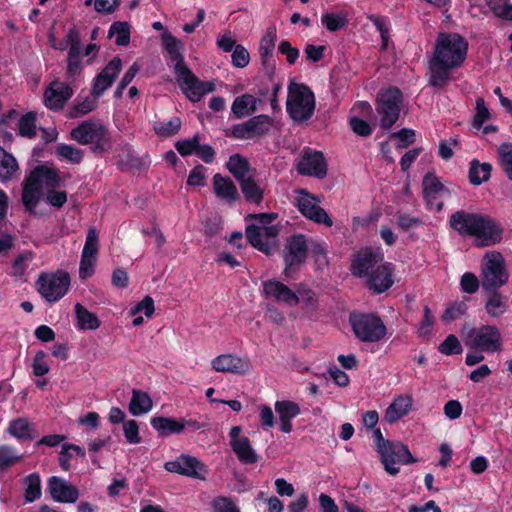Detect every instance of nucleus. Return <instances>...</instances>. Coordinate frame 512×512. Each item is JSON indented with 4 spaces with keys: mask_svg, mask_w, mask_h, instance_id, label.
<instances>
[{
    "mask_svg": "<svg viewBox=\"0 0 512 512\" xmlns=\"http://www.w3.org/2000/svg\"><path fill=\"white\" fill-rule=\"evenodd\" d=\"M467 50L468 43L459 34H439L433 56L429 61L430 84L435 87L446 85L449 80V71L463 64Z\"/></svg>",
    "mask_w": 512,
    "mask_h": 512,
    "instance_id": "1",
    "label": "nucleus"
},
{
    "mask_svg": "<svg viewBox=\"0 0 512 512\" xmlns=\"http://www.w3.org/2000/svg\"><path fill=\"white\" fill-rule=\"evenodd\" d=\"M449 223L461 236L471 238L477 247L498 244L503 237L500 225L486 215L461 210L451 215Z\"/></svg>",
    "mask_w": 512,
    "mask_h": 512,
    "instance_id": "2",
    "label": "nucleus"
},
{
    "mask_svg": "<svg viewBox=\"0 0 512 512\" xmlns=\"http://www.w3.org/2000/svg\"><path fill=\"white\" fill-rule=\"evenodd\" d=\"M59 181L54 169L46 166L36 167L23 183L22 202L26 209L32 211L45 189L56 188Z\"/></svg>",
    "mask_w": 512,
    "mask_h": 512,
    "instance_id": "3",
    "label": "nucleus"
},
{
    "mask_svg": "<svg viewBox=\"0 0 512 512\" xmlns=\"http://www.w3.org/2000/svg\"><path fill=\"white\" fill-rule=\"evenodd\" d=\"M286 109L294 121L302 122L308 120L315 110L313 92L304 84L290 82L288 85Z\"/></svg>",
    "mask_w": 512,
    "mask_h": 512,
    "instance_id": "4",
    "label": "nucleus"
},
{
    "mask_svg": "<svg viewBox=\"0 0 512 512\" xmlns=\"http://www.w3.org/2000/svg\"><path fill=\"white\" fill-rule=\"evenodd\" d=\"M71 138L81 145H92L95 152H102L110 148L111 138L107 128L99 120H86L74 128Z\"/></svg>",
    "mask_w": 512,
    "mask_h": 512,
    "instance_id": "5",
    "label": "nucleus"
},
{
    "mask_svg": "<svg viewBox=\"0 0 512 512\" xmlns=\"http://www.w3.org/2000/svg\"><path fill=\"white\" fill-rule=\"evenodd\" d=\"M482 287L486 291L495 290L505 285L509 280V273L505 266L503 255L497 251L484 254L481 263Z\"/></svg>",
    "mask_w": 512,
    "mask_h": 512,
    "instance_id": "6",
    "label": "nucleus"
},
{
    "mask_svg": "<svg viewBox=\"0 0 512 512\" xmlns=\"http://www.w3.org/2000/svg\"><path fill=\"white\" fill-rule=\"evenodd\" d=\"M465 345L481 352L495 353L503 349V338L495 325H482L472 328L464 338Z\"/></svg>",
    "mask_w": 512,
    "mask_h": 512,
    "instance_id": "7",
    "label": "nucleus"
},
{
    "mask_svg": "<svg viewBox=\"0 0 512 512\" xmlns=\"http://www.w3.org/2000/svg\"><path fill=\"white\" fill-rule=\"evenodd\" d=\"M71 284L70 275L64 270L52 273H41L36 281L38 293L49 303L62 299Z\"/></svg>",
    "mask_w": 512,
    "mask_h": 512,
    "instance_id": "8",
    "label": "nucleus"
},
{
    "mask_svg": "<svg viewBox=\"0 0 512 512\" xmlns=\"http://www.w3.org/2000/svg\"><path fill=\"white\" fill-rule=\"evenodd\" d=\"M292 203L306 219L327 227L333 225L331 217L320 206L321 199L307 190H295L292 196Z\"/></svg>",
    "mask_w": 512,
    "mask_h": 512,
    "instance_id": "9",
    "label": "nucleus"
},
{
    "mask_svg": "<svg viewBox=\"0 0 512 512\" xmlns=\"http://www.w3.org/2000/svg\"><path fill=\"white\" fill-rule=\"evenodd\" d=\"M377 451L380 454L385 471L392 476L399 473L397 465L416 462L408 446L399 441H382L377 444Z\"/></svg>",
    "mask_w": 512,
    "mask_h": 512,
    "instance_id": "10",
    "label": "nucleus"
},
{
    "mask_svg": "<svg viewBox=\"0 0 512 512\" xmlns=\"http://www.w3.org/2000/svg\"><path fill=\"white\" fill-rule=\"evenodd\" d=\"M350 323L355 336L362 342H378L384 339L387 333L383 321L373 314L351 315Z\"/></svg>",
    "mask_w": 512,
    "mask_h": 512,
    "instance_id": "11",
    "label": "nucleus"
},
{
    "mask_svg": "<svg viewBox=\"0 0 512 512\" xmlns=\"http://www.w3.org/2000/svg\"><path fill=\"white\" fill-rule=\"evenodd\" d=\"M176 75L181 89L193 102L199 101L204 95L215 90V84L212 81H200L182 61L176 63Z\"/></svg>",
    "mask_w": 512,
    "mask_h": 512,
    "instance_id": "12",
    "label": "nucleus"
},
{
    "mask_svg": "<svg viewBox=\"0 0 512 512\" xmlns=\"http://www.w3.org/2000/svg\"><path fill=\"white\" fill-rule=\"evenodd\" d=\"M401 103L402 95L397 88H389L379 95L376 110L383 129H389L398 120Z\"/></svg>",
    "mask_w": 512,
    "mask_h": 512,
    "instance_id": "13",
    "label": "nucleus"
},
{
    "mask_svg": "<svg viewBox=\"0 0 512 512\" xmlns=\"http://www.w3.org/2000/svg\"><path fill=\"white\" fill-rule=\"evenodd\" d=\"M211 369L217 373L244 376L251 372L252 363L248 357L236 353H221L210 361Z\"/></svg>",
    "mask_w": 512,
    "mask_h": 512,
    "instance_id": "14",
    "label": "nucleus"
},
{
    "mask_svg": "<svg viewBox=\"0 0 512 512\" xmlns=\"http://www.w3.org/2000/svg\"><path fill=\"white\" fill-rule=\"evenodd\" d=\"M98 250V232L94 227H90L87 231L85 244L81 253L79 265V277L81 280H86L94 274Z\"/></svg>",
    "mask_w": 512,
    "mask_h": 512,
    "instance_id": "15",
    "label": "nucleus"
},
{
    "mask_svg": "<svg viewBox=\"0 0 512 512\" xmlns=\"http://www.w3.org/2000/svg\"><path fill=\"white\" fill-rule=\"evenodd\" d=\"M422 185L429 209L437 212L441 211L444 200L450 196V188L432 173L425 175Z\"/></svg>",
    "mask_w": 512,
    "mask_h": 512,
    "instance_id": "16",
    "label": "nucleus"
},
{
    "mask_svg": "<svg viewBox=\"0 0 512 512\" xmlns=\"http://www.w3.org/2000/svg\"><path fill=\"white\" fill-rule=\"evenodd\" d=\"M164 468L168 472L200 480H204L208 472L206 465L197 458L186 454H182L177 459L166 462Z\"/></svg>",
    "mask_w": 512,
    "mask_h": 512,
    "instance_id": "17",
    "label": "nucleus"
},
{
    "mask_svg": "<svg viewBox=\"0 0 512 512\" xmlns=\"http://www.w3.org/2000/svg\"><path fill=\"white\" fill-rule=\"evenodd\" d=\"M306 255L307 247L305 238L302 235L290 237L284 248V275L289 277L293 270L305 261Z\"/></svg>",
    "mask_w": 512,
    "mask_h": 512,
    "instance_id": "18",
    "label": "nucleus"
},
{
    "mask_svg": "<svg viewBox=\"0 0 512 512\" xmlns=\"http://www.w3.org/2000/svg\"><path fill=\"white\" fill-rule=\"evenodd\" d=\"M384 262V254L381 249L364 248L355 255L352 271L354 275L367 279Z\"/></svg>",
    "mask_w": 512,
    "mask_h": 512,
    "instance_id": "19",
    "label": "nucleus"
},
{
    "mask_svg": "<svg viewBox=\"0 0 512 512\" xmlns=\"http://www.w3.org/2000/svg\"><path fill=\"white\" fill-rule=\"evenodd\" d=\"M72 95L73 90L67 83L54 80L44 91L43 103L50 110L60 111Z\"/></svg>",
    "mask_w": 512,
    "mask_h": 512,
    "instance_id": "20",
    "label": "nucleus"
},
{
    "mask_svg": "<svg viewBox=\"0 0 512 512\" xmlns=\"http://www.w3.org/2000/svg\"><path fill=\"white\" fill-rule=\"evenodd\" d=\"M230 446L238 460L243 464H254L258 455L248 437L241 435V427L233 426L229 432Z\"/></svg>",
    "mask_w": 512,
    "mask_h": 512,
    "instance_id": "21",
    "label": "nucleus"
},
{
    "mask_svg": "<svg viewBox=\"0 0 512 512\" xmlns=\"http://www.w3.org/2000/svg\"><path fill=\"white\" fill-rule=\"evenodd\" d=\"M47 491L51 498L58 503H74L79 498L78 489L58 476H52L48 479Z\"/></svg>",
    "mask_w": 512,
    "mask_h": 512,
    "instance_id": "22",
    "label": "nucleus"
},
{
    "mask_svg": "<svg viewBox=\"0 0 512 512\" xmlns=\"http://www.w3.org/2000/svg\"><path fill=\"white\" fill-rule=\"evenodd\" d=\"M263 293L265 297L272 298L289 307H294L299 303L297 293L284 283L275 279L263 282Z\"/></svg>",
    "mask_w": 512,
    "mask_h": 512,
    "instance_id": "23",
    "label": "nucleus"
},
{
    "mask_svg": "<svg viewBox=\"0 0 512 512\" xmlns=\"http://www.w3.org/2000/svg\"><path fill=\"white\" fill-rule=\"evenodd\" d=\"M414 399L411 394L395 395L384 412L383 419L388 424H394L406 417L413 408Z\"/></svg>",
    "mask_w": 512,
    "mask_h": 512,
    "instance_id": "24",
    "label": "nucleus"
},
{
    "mask_svg": "<svg viewBox=\"0 0 512 512\" xmlns=\"http://www.w3.org/2000/svg\"><path fill=\"white\" fill-rule=\"evenodd\" d=\"M122 68L121 59H112L94 78L92 90L95 95L101 96L111 87Z\"/></svg>",
    "mask_w": 512,
    "mask_h": 512,
    "instance_id": "25",
    "label": "nucleus"
},
{
    "mask_svg": "<svg viewBox=\"0 0 512 512\" xmlns=\"http://www.w3.org/2000/svg\"><path fill=\"white\" fill-rule=\"evenodd\" d=\"M297 170L302 175L323 178L327 173L323 154L320 152H306L299 161Z\"/></svg>",
    "mask_w": 512,
    "mask_h": 512,
    "instance_id": "26",
    "label": "nucleus"
},
{
    "mask_svg": "<svg viewBox=\"0 0 512 512\" xmlns=\"http://www.w3.org/2000/svg\"><path fill=\"white\" fill-rule=\"evenodd\" d=\"M66 43L69 45L67 57V76L70 79L78 77L82 71V62L80 60L81 45L77 34L70 31L66 36Z\"/></svg>",
    "mask_w": 512,
    "mask_h": 512,
    "instance_id": "27",
    "label": "nucleus"
},
{
    "mask_svg": "<svg viewBox=\"0 0 512 512\" xmlns=\"http://www.w3.org/2000/svg\"><path fill=\"white\" fill-rule=\"evenodd\" d=\"M393 271L394 266L391 263L380 264L367 278L369 287L378 293L388 290L394 283Z\"/></svg>",
    "mask_w": 512,
    "mask_h": 512,
    "instance_id": "28",
    "label": "nucleus"
},
{
    "mask_svg": "<svg viewBox=\"0 0 512 512\" xmlns=\"http://www.w3.org/2000/svg\"><path fill=\"white\" fill-rule=\"evenodd\" d=\"M268 232L267 230L247 227L246 237L253 247L265 254H270L277 247L278 236H272Z\"/></svg>",
    "mask_w": 512,
    "mask_h": 512,
    "instance_id": "29",
    "label": "nucleus"
},
{
    "mask_svg": "<svg viewBox=\"0 0 512 512\" xmlns=\"http://www.w3.org/2000/svg\"><path fill=\"white\" fill-rule=\"evenodd\" d=\"M275 411L280 420V430L284 433H290L293 428L292 419L301 413L300 406L289 400L276 401Z\"/></svg>",
    "mask_w": 512,
    "mask_h": 512,
    "instance_id": "30",
    "label": "nucleus"
},
{
    "mask_svg": "<svg viewBox=\"0 0 512 512\" xmlns=\"http://www.w3.org/2000/svg\"><path fill=\"white\" fill-rule=\"evenodd\" d=\"M213 190L218 198L226 202H235L238 199V191L231 179L215 174L213 177Z\"/></svg>",
    "mask_w": 512,
    "mask_h": 512,
    "instance_id": "31",
    "label": "nucleus"
},
{
    "mask_svg": "<svg viewBox=\"0 0 512 512\" xmlns=\"http://www.w3.org/2000/svg\"><path fill=\"white\" fill-rule=\"evenodd\" d=\"M186 424L184 419L169 417H154L151 419V426L163 436L181 433Z\"/></svg>",
    "mask_w": 512,
    "mask_h": 512,
    "instance_id": "32",
    "label": "nucleus"
},
{
    "mask_svg": "<svg viewBox=\"0 0 512 512\" xmlns=\"http://www.w3.org/2000/svg\"><path fill=\"white\" fill-rule=\"evenodd\" d=\"M490 291L485 301V312L491 318H499L508 311V299L498 291Z\"/></svg>",
    "mask_w": 512,
    "mask_h": 512,
    "instance_id": "33",
    "label": "nucleus"
},
{
    "mask_svg": "<svg viewBox=\"0 0 512 512\" xmlns=\"http://www.w3.org/2000/svg\"><path fill=\"white\" fill-rule=\"evenodd\" d=\"M128 408L133 416H141L152 410L153 401L146 392L134 389Z\"/></svg>",
    "mask_w": 512,
    "mask_h": 512,
    "instance_id": "34",
    "label": "nucleus"
},
{
    "mask_svg": "<svg viewBox=\"0 0 512 512\" xmlns=\"http://www.w3.org/2000/svg\"><path fill=\"white\" fill-rule=\"evenodd\" d=\"M258 100L250 94H244L234 99L231 111L237 119L252 115L256 111Z\"/></svg>",
    "mask_w": 512,
    "mask_h": 512,
    "instance_id": "35",
    "label": "nucleus"
},
{
    "mask_svg": "<svg viewBox=\"0 0 512 512\" xmlns=\"http://www.w3.org/2000/svg\"><path fill=\"white\" fill-rule=\"evenodd\" d=\"M19 167L13 155L0 147V181L7 182L18 175Z\"/></svg>",
    "mask_w": 512,
    "mask_h": 512,
    "instance_id": "36",
    "label": "nucleus"
},
{
    "mask_svg": "<svg viewBox=\"0 0 512 512\" xmlns=\"http://www.w3.org/2000/svg\"><path fill=\"white\" fill-rule=\"evenodd\" d=\"M74 310L80 330H96L100 327L101 322L98 317L80 303L75 304Z\"/></svg>",
    "mask_w": 512,
    "mask_h": 512,
    "instance_id": "37",
    "label": "nucleus"
},
{
    "mask_svg": "<svg viewBox=\"0 0 512 512\" xmlns=\"http://www.w3.org/2000/svg\"><path fill=\"white\" fill-rule=\"evenodd\" d=\"M99 95H95L93 90H91V94L86 97H77L74 101V104L70 110V117L77 118L82 117L90 112H92L98 102Z\"/></svg>",
    "mask_w": 512,
    "mask_h": 512,
    "instance_id": "38",
    "label": "nucleus"
},
{
    "mask_svg": "<svg viewBox=\"0 0 512 512\" xmlns=\"http://www.w3.org/2000/svg\"><path fill=\"white\" fill-rule=\"evenodd\" d=\"M24 499L26 503H32L41 498V478L38 473H31L23 479Z\"/></svg>",
    "mask_w": 512,
    "mask_h": 512,
    "instance_id": "39",
    "label": "nucleus"
},
{
    "mask_svg": "<svg viewBox=\"0 0 512 512\" xmlns=\"http://www.w3.org/2000/svg\"><path fill=\"white\" fill-rule=\"evenodd\" d=\"M226 166L239 182L251 176L247 160L239 154L230 156Z\"/></svg>",
    "mask_w": 512,
    "mask_h": 512,
    "instance_id": "40",
    "label": "nucleus"
},
{
    "mask_svg": "<svg viewBox=\"0 0 512 512\" xmlns=\"http://www.w3.org/2000/svg\"><path fill=\"white\" fill-rule=\"evenodd\" d=\"M277 215L274 213H264L259 215H253L251 218L253 222L248 225L249 228L261 229L269 231L268 234L272 236H278L279 228L273 222L275 221Z\"/></svg>",
    "mask_w": 512,
    "mask_h": 512,
    "instance_id": "41",
    "label": "nucleus"
},
{
    "mask_svg": "<svg viewBox=\"0 0 512 512\" xmlns=\"http://www.w3.org/2000/svg\"><path fill=\"white\" fill-rule=\"evenodd\" d=\"M492 167L489 163H480L473 160L469 168V181L473 185H480L490 178Z\"/></svg>",
    "mask_w": 512,
    "mask_h": 512,
    "instance_id": "42",
    "label": "nucleus"
},
{
    "mask_svg": "<svg viewBox=\"0 0 512 512\" xmlns=\"http://www.w3.org/2000/svg\"><path fill=\"white\" fill-rule=\"evenodd\" d=\"M239 183L247 201L257 204L262 201L264 190L251 176Z\"/></svg>",
    "mask_w": 512,
    "mask_h": 512,
    "instance_id": "43",
    "label": "nucleus"
},
{
    "mask_svg": "<svg viewBox=\"0 0 512 512\" xmlns=\"http://www.w3.org/2000/svg\"><path fill=\"white\" fill-rule=\"evenodd\" d=\"M32 426L27 418H17L9 423L8 432L17 439L31 438Z\"/></svg>",
    "mask_w": 512,
    "mask_h": 512,
    "instance_id": "44",
    "label": "nucleus"
},
{
    "mask_svg": "<svg viewBox=\"0 0 512 512\" xmlns=\"http://www.w3.org/2000/svg\"><path fill=\"white\" fill-rule=\"evenodd\" d=\"M486 4L497 18L512 21V3L510 0H486Z\"/></svg>",
    "mask_w": 512,
    "mask_h": 512,
    "instance_id": "45",
    "label": "nucleus"
},
{
    "mask_svg": "<svg viewBox=\"0 0 512 512\" xmlns=\"http://www.w3.org/2000/svg\"><path fill=\"white\" fill-rule=\"evenodd\" d=\"M109 36L119 46H126L130 41V25L127 22H115L110 26Z\"/></svg>",
    "mask_w": 512,
    "mask_h": 512,
    "instance_id": "46",
    "label": "nucleus"
},
{
    "mask_svg": "<svg viewBox=\"0 0 512 512\" xmlns=\"http://www.w3.org/2000/svg\"><path fill=\"white\" fill-rule=\"evenodd\" d=\"M181 127V120L178 117L171 118L168 121H158L154 123V131L160 137H171L175 135Z\"/></svg>",
    "mask_w": 512,
    "mask_h": 512,
    "instance_id": "47",
    "label": "nucleus"
},
{
    "mask_svg": "<svg viewBox=\"0 0 512 512\" xmlns=\"http://www.w3.org/2000/svg\"><path fill=\"white\" fill-rule=\"evenodd\" d=\"M499 164L508 177L512 181V143H503L498 148Z\"/></svg>",
    "mask_w": 512,
    "mask_h": 512,
    "instance_id": "48",
    "label": "nucleus"
},
{
    "mask_svg": "<svg viewBox=\"0 0 512 512\" xmlns=\"http://www.w3.org/2000/svg\"><path fill=\"white\" fill-rule=\"evenodd\" d=\"M276 36L277 33L275 27H269L262 36L259 45V53L262 59H266L272 55L275 47Z\"/></svg>",
    "mask_w": 512,
    "mask_h": 512,
    "instance_id": "49",
    "label": "nucleus"
},
{
    "mask_svg": "<svg viewBox=\"0 0 512 512\" xmlns=\"http://www.w3.org/2000/svg\"><path fill=\"white\" fill-rule=\"evenodd\" d=\"M19 134L23 137L33 138L36 135V113L28 112L18 121Z\"/></svg>",
    "mask_w": 512,
    "mask_h": 512,
    "instance_id": "50",
    "label": "nucleus"
},
{
    "mask_svg": "<svg viewBox=\"0 0 512 512\" xmlns=\"http://www.w3.org/2000/svg\"><path fill=\"white\" fill-rule=\"evenodd\" d=\"M22 459L16 450L10 446H0V470H5Z\"/></svg>",
    "mask_w": 512,
    "mask_h": 512,
    "instance_id": "51",
    "label": "nucleus"
},
{
    "mask_svg": "<svg viewBox=\"0 0 512 512\" xmlns=\"http://www.w3.org/2000/svg\"><path fill=\"white\" fill-rule=\"evenodd\" d=\"M321 21L325 27L331 31H337L338 29L346 26L348 23L347 17L344 14L326 13L322 15Z\"/></svg>",
    "mask_w": 512,
    "mask_h": 512,
    "instance_id": "52",
    "label": "nucleus"
},
{
    "mask_svg": "<svg viewBox=\"0 0 512 512\" xmlns=\"http://www.w3.org/2000/svg\"><path fill=\"white\" fill-rule=\"evenodd\" d=\"M162 42L166 49V51L170 54L171 58L174 60H179L181 55L180 51L182 48L181 43L169 32L164 31L162 36Z\"/></svg>",
    "mask_w": 512,
    "mask_h": 512,
    "instance_id": "53",
    "label": "nucleus"
},
{
    "mask_svg": "<svg viewBox=\"0 0 512 512\" xmlns=\"http://www.w3.org/2000/svg\"><path fill=\"white\" fill-rule=\"evenodd\" d=\"M56 152L60 157L74 164L79 163L83 158L80 149L67 144L58 145Z\"/></svg>",
    "mask_w": 512,
    "mask_h": 512,
    "instance_id": "54",
    "label": "nucleus"
},
{
    "mask_svg": "<svg viewBox=\"0 0 512 512\" xmlns=\"http://www.w3.org/2000/svg\"><path fill=\"white\" fill-rule=\"evenodd\" d=\"M123 434L126 442L129 444H139L141 436L139 432V425L136 420L130 419L123 423Z\"/></svg>",
    "mask_w": 512,
    "mask_h": 512,
    "instance_id": "55",
    "label": "nucleus"
},
{
    "mask_svg": "<svg viewBox=\"0 0 512 512\" xmlns=\"http://www.w3.org/2000/svg\"><path fill=\"white\" fill-rule=\"evenodd\" d=\"M207 169L203 165L195 166L189 173L187 185L191 187H203L206 185Z\"/></svg>",
    "mask_w": 512,
    "mask_h": 512,
    "instance_id": "56",
    "label": "nucleus"
},
{
    "mask_svg": "<svg viewBox=\"0 0 512 512\" xmlns=\"http://www.w3.org/2000/svg\"><path fill=\"white\" fill-rule=\"evenodd\" d=\"M212 512H240L231 498L219 496L211 502Z\"/></svg>",
    "mask_w": 512,
    "mask_h": 512,
    "instance_id": "57",
    "label": "nucleus"
},
{
    "mask_svg": "<svg viewBox=\"0 0 512 512\" xmlns=\"http://www.w3.org/2000/svg\"><path fill=\"white\" fill-rule=\"evenodd\" d=\"M439 352L444 355L460 354L462 352V346L460 341L455 335H449L439 345Z\"/></svg>",
    "mask_w": 512,
    "mask_h": 512,
    "instance_id": "58",
    "label": "nucleus"
},
{
    "mask_svg": "<svg viewBox=\"0 0 512 512\" xmlns=\"http://www.w3.org/2000/svg\"><path fill=\"white\" fill-rule=\"evenodd\" d=\"M46 358L47 354L44 351L36 352L32 362V370L35 376L41 377L49 372L50 367L46 361Z\"/></svg>",
    "mask_w": 512,
    "mask_h": 512,
    "instance_id": "59",
    "label": "nucleus"
},
{
    "mask_svg": "<svg viewBox=\"0 0 512 512\" xmlns=\"http://www.w3.org/2000/svg\"><path fill=\"white\" fill-rule=\"evenodd\" d=\"M155 307L154 301L150 296H146L142 301L137 303L131 310L130 315L136 316L138 314H144L147 318H151L153 316Z\"/></svg>",
    "mask_w": 512,
    "mask_h": 512,
    "instance_id": "60",
    "label": "nucleus"
},
{
    "mask_svg": "<svg viewBox=\"0 0 512 512\" xmlns=\"http://www.w3.org/2000/svg\"><path fill=\"white\" fill-rule=\"evenodd\" d=\"M248 121L254 122L251 127L252 134L254 137L268 132L270 127L272 126V121L270 117L266 115H259Z\"/></svg>",
    "mask_w": 512,
    "mask_h": 512,
    "instance_id": "61",
    "label": "nucleus"
},
{
    "mask_svg": "<svg viewBox=\"0 0 512 512\" xmlns=\"http://www.w3.org/2000/svg\"><path fill=\"white\" fill-rule=\"evenodd\" d=\"M479 280L472 272H465L460 279V287L464 293L474 294L479 289Z\"/></svg>",
    "mask_w": 512,
    "mask_h": 512,
    "instance_id": "62",
    "label": "nucleus"
},
{
    "mask_svg": "<svg viewBox=\"0 0 512 512\" xmlns=\"http://www.w3.org/2000/svg\"><path fill=\"white\" fill-rule=\"evenodd\" d=\"M467 311V305L464 302H455L450 305L442 315L445 322L453 321L462 317Z\"/></svg>",
    "mask_w": 512,
    "mask_h": 512,
    "instance_id": "63",
    "label": "nucleus"
},
{
    "mask_svg": "<svg viewBox=\"0 0 512 512\" xmlns=\"http://www.w3.org/2000/svg\"><path fill=\"white\" fill-rule=\"evenodd\" d=\"M490 118V112L483 98L476 99V113L473 120L475 128H481L483 123Z\"/></svg>",
    "mask_w": 512,
    "mask_h": 512,
    "instance_id": "64",
    "label": "nucleus"
}]
</instances>
